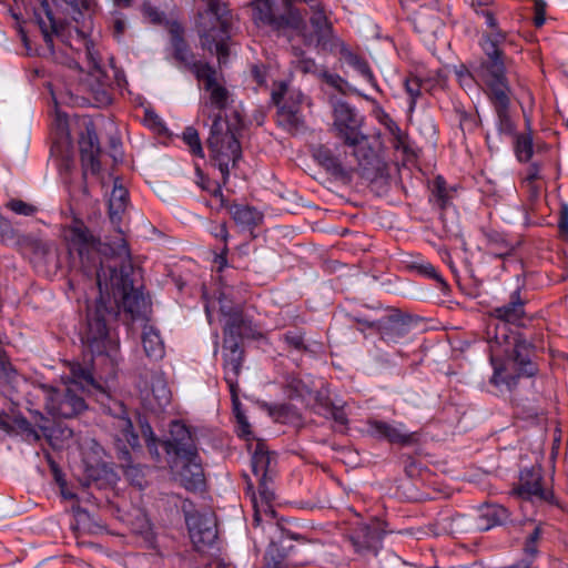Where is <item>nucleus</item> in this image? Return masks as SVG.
<instances>
[{"label": "nucleus", "instance_id": "obj_41", "mask_svg": "<svg viewBox=\"0 0 568 568\" xmlns=\"http://www.w3.org/2000/svg\"><path fill=\"white\" fill-rule=\"evenodd\" d=\"M450 199L452 192L447 189L445 180L442 176H437L434 181L432 201L439 209L444 210L449 205Z\"/></svg>", "mask_w": 568, "mask_h": 568}, {"label": "nucleus", "instance_id": "obj_46", "mask_svg": "<svg viewBox=\"0 0 568 568\" xmlns=\"http://www.w3.org/2000/svg\"><path fill=\"white\" fill-rule=\"evenodd\" d=\"M283 341L288 348L303 353L308 351L304 333L300 331H287L283 334Z\"/></svg>", "mask_w": 568, "mask_h": 568}, {"label": "nucleus", "instance_id": "obj_53", "mask_svg": "<svg viewBox=\"0 0 568 568\" xmlns=\"http://www.w3.org/2000/svg\"><path fill=\"white\" fill-rule=\"evenodd\" d=\"M143 14L154 24H161L164 21V12L153 7L151 3L145 2L142 7Z\"/></svg>", "mask_w": 568, "mask_h": 568}, {"label": "nucleus", "instance_id": "obj_1", "mask_svg": "<svg viewBox=\"0 0 568 568\" xmlns=\"http://www.w3.org/2000/svg\"><path fill=\"white\" fill-rule=\"evenodd\" d=\"M114 254L119 263L108 264V288H99L100 296L88 306L87 323L81 333L83 345L93 355H105L116 348L111 324L119 316V302L132 316L140 315L145 307L143 293L134 287L131 252L125 240H121Z\"/></svg>", "mask_w": 568, "mask_h": 568}, {"label": "nucleus", "instance_id": "obj_4", "mask_svg": "<svg viewBox=\"0 0 568 568\" xmlns=\"http://www.w3.org/2000/svg\"><path fill=\"white\" fill-rule=\"evenodd\" d=\"M170 439L163 443L174 476L187 490L201 489L205 478L194 438L185 425L173 422Z\"/></svg>", "mask_w": 568, "mask_h": 568}, {"label": "nucleus", "instance_id": "obj_29", "mask_svg": "<svg viewBox=\"0 0 568 568\" xmlns=\"http://www.w3.org/2000/svg\"><path fill=\"white\" fill-rule=\"evenodd\" d=\"M490 314L505 323L519 324L525 316V301L521 297L520 290L517 288L510 295V301L507 304L495 307Z\"/></svg>", "mask_w": 568, "mask_h": 568}, {"label": "nucleus", "instance_id": "obj_7", "mask_svg": "<svg viewBox=\"0 0 568 568\" xmlns=\"http://www.w3.org/2000/svg\"><path fill=\"white\" fill-rule=\"evenodd\" d=\"M313 158L328 173L342 180H349L352 172H357L365 180H374L381 171V161L373 150L365 151L355 158L357 165H345L338 155L327 145H317L313 149Z\"/></svg>", "mask_w": 568, "mask_h": 568}, {"label": "nucleus", "instance_id": "obj_62", "mask_svg": "<svg viewBox=\"0 0 568 568\" xmlns=\"http://www.w3.org/2000/svg\"><path fill=\"white\" fill-rule=\"evenodd\" d=\"M540 179V168L537 163H531L527 169V175L524 182H537Z\"/></svg>", "mask_w": 568, "mask_h": 568}, {"label": "nucleus", "instance_id": "obj_31", "mask_svg": "<svg viewBox=\"0 0 568 568\" xmlns=\"http://www.w3.org/2000/svg\"><path fill=\"white\" fill-rule=\"evenodd\" d=\"M141 342L143 351L151 361H160L165 355V345L160 332L152 325H144Z\"/></svg>", "mask_w": 568, "mask_h": 568}, {"label": "nucleus", "instance_id": "obj_59", "mask_svg": "<svg viewBox=\"0 0 568 568\" xmlns=\"http://www.w3.org/2000/svg\"><path fill=\"white\" fill-rule=\"evenodd\" d=\"M287 91V83L286 82H280L276 88L272 91V94H271V98H272V102L277 105L278 108L281 106L280 103L282 102L285 93Z\"/></svg>", "mask_w": 568, "mask_h": 568}, {"label": "nucleus", "instance_id": "obj_49", "mask_svg": "<svg viewBox=\"0 0 568 568\" xmlns=\"http://www.w3.org/2000/svg\"><path fill=\"white\" fill-rule=\"evenodd\" d=\"M230 389V393H231V399H232V405H233V410L235 413V417L239 422V424L242 426V429L244 433H247V428H248V423L246 420V417L245 415L243 414V412L241 410V402H240V398H239V386L234 387V388H229Z\"/></svg>", "mask_w": 568, "mask_h": 568}, {"label": "nucleus", "instance_id": "obj_9", "mask_svg": "<svg viewBox=\"0 0 568 568\" xmlns=\"http://www.w3.org/2000/svg\"><path fill=\"white\" fill-rule=\"evenodd\" d=\"M202 1L205 3V8L197 12L195 28L202 47L212 52L216 34H229L234 17L223 0Z\"/></svg>", "mask_w": 568, "mask_h": 568}, {"label": "nucleus", "instance_id": "obj_39", "mask_svg": "<svg viewBox=\"0 0 568 568\" xmlns=\"http://www.w3.org/2000/svg\"><path fill=\"white\" fill-rule=\"evenodd\" d=\"M17 244L23 253L32 254L37 258H43L49 253V246L45 243L31 236L21 235Z\"/></svg>", "mask_w": 568, "mask_h": 568}, {"label": "nucleus", "instance_id": "obj_5", "mask_svg": "<svg viewBox=\"0 0 568 568\" xmlns=\"http://www.w3.org/2000/svg\"><path fill=\"white\" fill-rule=\"evenodd\" d=\"M503 36L497 33L494 42H488L485 48L486 62L481 64L480 72L484 82L488 87V97L497 114V130L499 134L514 135L516 125L509 115L510 89L506 80V68L499 59L497 42Z\"/></svg>", "mask_w": 568, "mask_h": 568}, {"label": "nucleus", "instance_id": "obj_48", "mask_svg": "<svg viewBox=\"0 0 568 568\" xmlns=\"http://www.w3.org/2000/svg\"><path fill=\"white\" fill-rule=\"evenodd\" d=\"M21 235L14 230L11 222L0 214V239L3 243L18 242Z\"/></svg>", "mask_w": 568, "mask_h": 568}, {"label": "nucleus", "instance_id": "obj_27", "mask_svg": "<svg viewBox=\"0 0 568 568\" xmlns=\"http://www.w3.org/2000/svg\"><path fill=\"white\" fill-rule=\"evenodd\" d=\"M67 385L74 389L79 387L83 392L104 393L102 385L94 378L91 367L80 363L70 364V377Z\"/></svg>", "mask_w": 568, "mask_h": 568}, {"label": "nucleus", "instance_id": "obj_60", "mask_svg": "<svg viewBox=\"0 0 568 568\" xmlns=\"http://www.w3.org/2000/svg\"><path fill=\"white\" fill-rule=\"evenodd\" d=\"M47 458L50 464V468L52 470L55 481L59 484L60 488H63L67 485V483L63 479V474H62L61 469L59 468L57 463L51 459L50 454L47 455Z\"/></svg>", "mask_w": 568, "mask_h": 568}, {"label": "nucleus", "instance_id": "obj_23", "mask_svg": "<svg viewBox=\"0 0 568 568\" xmlns=\"http://www.w3.org/2000/svg\"><path fill=\"white\" fill-rule=\"evenodd\" d=\"M224 347V379L229 386V388H234L239 386V376L242 371L243 361H244V351L241 348L240 344H236L233 339H227L226 344H223Z\"/></svg>", "mask_w": 568, "mask_h": 568}, {"label": "nucleus", "instance_id": "obj_57", "mask_svg": "<svg viewBox=\"0 0 568 568\" xmlns=\"http://www.w3.org/2000/svg\"><path fill=\"white\" fill-rule=\"evenodd\" d=\"M513 251V247L506 242L501 241L500 243H491L490 252L493 255L497 257L508 256Z\"/></svg>", "mask_w": 568, "mask_h": 568}, {"label": "nucleus", "instance_id": "obj_26", "mask_svg": "<svg viewBox=\"0 0 568 568\" xmlns=\"http://www.w3.org/2000/svg\"><path fill=\"white\" fill-rule=\"evenodd\" d=\"M254 327L252 321L243 315L241 311H235L229 314L226 325L224 327V343L227 339H233L236 344H240L243 337H253Z\"/></svg>", "mask_w": 568, "mask_h": 568}, {"label": "nucleus", "instance_id": "obj_25", "mask_svg": "<svg viewBox=\"0 0 568 568\" xmlns=\"http://www.w3.org/2000/svg\"><path fill=\"white\" fill-rule=\"evenodd\" d=\"M41 3V11L34 12V18L43 40L51 54L54 53L53 36L60 37L62 26L54 19L50 9L48 0H39Z\"/></svg>", "mask_w": 568, "mask_h": 568}, {"label": "nucleus", "instance_id": "obj_3", "mask_svg": "<svg viewBox=\"0 0 568 568\" xmlns=\"http://www.w3.org/2000/svg\"><path fill=\"white\" fill-rule=\"evenodd\" d=\"M286 13L275 16L273 13L272 0H254L253 18L257 24H265L276 31L278 34H287L288 31H297L306 45H326L331 34L332 26L322 9L315 10L310 19L312 31L304 24V20L300 12L292 7L291 0H284Z\"/></svg>", "mask_w": 568, "mask_h": 568}, {"label": "nucleus", "instance_id": "obj_17", "mask_svg": "<svg viewBox=\"0 0 568 568\" xmlns=\"http://www.w3.org/2000/svg\"><path fill=\"white\" fill-rule=\"evenodd\" d=\"M79 144L83 179H85L88 172H91L92 174H98L101 170V148L95 131V126L92 121H90L85 125V133L81 136Z\"/></svg>", "mask_w": 568, "mask_h": 568}, {"label": "nucleus", "instance_id": "obj_16", "mask_svg": "<svg viewBox=\"0 0 568 568\" xmlns=\"http://www.w3.org/2000/svg\"><path fill=\"white\" fill-rule=\"evenodd\" d=\"M301 548L292 544L290 539L280 538L272 540L264 554V564L267 568H286L302 565Z\"/></svg>", "mask_w": 568, "mask_h": 568}, {"label": "nucleus", "instance_id": "obj_51", "mask_svg": "<svg viewBox=\"0 0 568 568\" xmlns=\"http://www.w3.org/2000/svg\"><path fill=\"white\" fill-rule=\"evenodd\" d=\"M229 38V34H216L215 43L213 44V48L215 49V52L217 54L219 63H225L227 61L230 51L229 47L225 43V39Z\"/></svg>", "mask_w": 568, "mask_h": 568}, {"label": "nucleus", "instance_id": "obj_10", "mask_svg": "<svg viewBox=\"0 0 568 568\" xmlns=\"http://www.w3.org/2000/svg\"><path fill=\"white\" fill-rule=\"evenodd\" d=\"M114 427L116 429L114 449L116 458L124 469V476L132 485L143 488L145 484L143 468L139 464H133L131 453L125 445L126 442L134 452H140L139 435L134 432L133 424L126 416H119L115 419Z\"/></svg>", "mask_w": 568, "mask_h": 568}, {"label": "nucleus", "instance_id": "obj_35", "mask_svg": "<svg viewBox=\"0 0 568 568\" xmlns=\"http://www.w3.org/2000/svg\"><path fill=\"white\" fill-rule=\"evenodd\" d=\"M339 53L342 59L352 68H354L356 71L359 72V74L367 80L368 83H371L374 88H377V81L376 78L369 68L368 62L353 52L347 45L342 44L339 49Z\"/></svg>", "mask_w": 568, "mask_h": 568}, {"label": "nucleus", "instance_id": "obj_34", "mask_svg": "<svg viewBox=\"0 0 568 568\" xmlns=\"http://www.w3.org/2000/svg\"><path fill=\"white\" fill-rule=\"evenodd\" d=\"M229 212L236 225L243 230H252L263 221V214L248 205L233 204L229 207Z\"/></svg>", "mask_w": 568, "mask_h": 568}, {"label": "nucleus", "instance_id": "obj_54", "mask_svg": "<svg viewBox=\"0 0 568 568\" xmlns=\"http://www.w3.org/2000/svg\"><path fill=\"white\" fill-rule=\"evenodd\" d=\"M326 414H329L334 422L339 426V430L344 432L348 425V418L343 407L332 406Z\"/></svg>", "mask_w": 568, "mask_h": 568}, {"label": "nucleus", "instance_id": "obj_33", "mask_svg": "<svg viewBox=\"0 0 568 568\" xmlns=\"http://www.w3.org/2000/svg\"><path fill=\"white\" fill-rule=\"evenodd\" d=\"M119 181H114V186L110 195L109 200V217L111 223L115 226V229L120 230L121 216L125 212L128 206V196L129 193L126 189H124Z\"/></svg>", "mask_w": 568, "mask_h": 568}, {"label": "nucleus", "instance_id": "obj_38", "mask_svg": "<svg viewBox=\"0 0 568 568\" xmlns=\"http://www.w3.org/2000/svg\"><path fill=\"white\" fill-rule=\"evenodd\" d=\"M277 122L288 131L297 130L303 125V119L297 109L281 105L277 110Z\"/></svg>", "mask_w": 568, "mask_h": 568}, {"label": "nucleus", "instance_id": "obj_37", "mask_svg": "<svg viewBox=\"0 0 568 568\" xmlns=\"http://www.w3.org/2000/svg\"><path fill=\"white\" fill-rule=\"evenodd\" d=\"M18 378V372L12 366L9 357L4 351H0V386L8 389H13L16 388Z\"/></svg>", "mask_w": 568, "mask_h": 568}, {"label": "nucleus", "instance_id": "obj_2", "mask_svg": "<svg viewBox=\"0 0 568 568\" xmlns=\"http://www.w3.org/2000/svg\"><path fill=\"white\" fill-rule=\"evenodd\" d=\"M65 240L72 257V267L87 278L94 281L101 291L108 288V264L119 263L115 256V246L101 242V236L91 231L79 217H73L70 225L65 227Z\"/></svg>", "mask_w": 568, "mask_h": 568}, {"label": "nucleus", "instance_id": "obj_30", "mask_svg": "<svg viewBox=\"0 0 568 568\" xmlns=\"http://www.w3.org/2000/svg\"><path fill=\"white\" fill-rule=\"evenodd\" d=\"M171 390L162 375H154L151 381V390L145 396L148 407L153 412L163 410L171 403Z\"/></svg>", "mask_w": 568, "mask_h": 568}, {"label": "nucleus", "instance_id": "obj_13", "mask_svg": "<svg viewBox=\"0 0 568 568\" xmlns=\"http://www.w3.org/2000/svg\"><path fill=\"white\" fill-rule=\"evenodd\" d=\"M45 409L53 417L72 418L87 409L85 400L71 386L60 392L52 387H42Z\"/></svg>", "mask_w": 568, "mask_h": 568}, {"label": "nucleus", "instance_id": "obj_24", "mask_svg": "<svg viewBox=\"0 0 568 568\" xmlns=\"http://www.w3.org/2000/svg\"><path fill=\"white\" fill-rule=\"evenodd\" d=\"M172 55L180 68L191 71L196 79L212 68L207 62L196 60L185 39H176L174 45H172Z\"/></svg>", "mask_w": 568, "mask_h": 568}, {"label": "nucleus", "instance_id": "obj_6", "mask_svg": "<svg viewBox=\"0 0 568 568\" xmlns=\"http://www.w3.org/2000/svg\"><path fill=\"white\" fill-rule=\"evenodd\" d=\"M243 129V121L237 111L223 118L221 113L213 115L210 136L206 140L210 156L222 174L223 184H226L230 171L242 156L239 141Z\"/></svg>", "mask_w": 568, "mask_h": 568}, {"label": "nucleus", "instance_id": "obj_28", "mask_svg": "<svg viewBox=\"0 0 568 568\" xmlns=\"http://www.w3.org/2000/svg\"><path fill=\"white\" fill-rule=\"evenodd\" d=\"M349 540L357 552L371 551L381 542L382 534L376 525L359 524L349 536Z\"/></svg>", "mask_w": 568, "mask_h": 568}, {"label": "nucleus", "instance_id": "obj_20", "mask_svg": "<svg viewBox=\"0 0 568 568\" xmlns=\"http://www.w3.org/2000/svg\"><path fill=\"white\" fill-rule=\"evenodd\" d=\"M409 320V315L402 313L399 310L392 308L387 315L369 323V327L376 329L383 339L394 342L405 334Z\"/></svg>", "mask_w": 568, "mask_h": 568}, {"label": "nucleus", "instance_id": "obj_40", "mask_svg": "<svg viewBox=\"0 0 568 568\" xmlns=\"http://www.w3.org/2000/svg\"><path fill=\"white\" fill-rule=\"evenodd\" d=\"M307 404L311 405L316 413L324 415H326V412L333 406L329 392L324 385H322L320 389L313 390V395L307 399Z\"/></svg>", "mask_w": 568, "mask_h": 568}, {"label": "nucleus", "instance_id": "obj_14", "mask_svg": "<svg viewBox=\"0 0 568 568\" xmlns=\"http://www.w3.org/2000/svg\"><path fill=\"white\" fill-rule=\"evenodd\" d=\"M258 494H253L252 503L254 508L253 521L256 526L265 523L268 532L274 537L281 530V524L276 519V513L273 508V500L275 498L272 486H258Z\"/></svg>", "mask_w": 568, "mask_h": 568}, {"label": "nucleus", "instance_id": "obj_36", "mask_svg": "<svg viewBox=\"0 0 568 568\" xmlns=\"http://www.w3.org/2000/svg\"><path fill=\"white\" fill-rule=\"evenodd\" d=\"M442 532L448 535H457L470 530V520H467L463 515L443 516L437 521Z\"/></svg>", "mask_w": 568, "mask_h": 568}, {"label": "nucleus", "instance_id": "obj_45", "mask_svg": "<svg viewBox=\"0 0 568 568\" xmlns=\"http://www.w3.org/2000/svg\"><path fill=\"white\" fill-rule=\"evenodd\" d=\"M182 138L194 155L204 158V151L196 129L193 126L185 128Z\"/></svg>", "mask_w": 568, "mask_h": 568}, {"label": "nucleus", "instance_id": "obj_8", "mask_svg": "<svg viewBox=\"0 0 568 568\" xmlns=\"http://www.w3.org/2000/svg\"><path fill=\"white\" fill-rule=\"evenodd\" d=\"M333 123L332 130L335 136L345 145L353 148L352 155L358 158L365 151L371 150L362 145L367 142L368 136L363 132L364 118L356 109L344 100H336L332 103Z\"/></svg>", "mask_w": 568, "mask_h": 568}, {"label": "nucleus", "instance_id": "obj_32", "mask_svg": "<svg viewBox=\"0 0 568 568\" xmlns=\"http://www.w3.org/2000/svg\"><path fill=\"white\" fill-rule=\"evenodd\" d=\"M487 4H488L487 2H481V1H473L471 2V7L474 8L475 12L478 16L484 17L487 27H489L493 30V32H490L484 37L483 49L485 50L487 43L494 42L495 36L497 33H500L503 36V40H499L496 44H497V50L499 51V59L504 61V51L501 49V44H504L506 41V33L498 29V23L495 18V13L491 10L484 8Z\"/></svg>", "mask_w": 568, "mask_h": 568}, {"label": "nucleus", "instance_id": "obj_11", "mask_svg": "<svg viewBox=\"0 0 568 568\" xmlns=\"http://www.w3.org/2000/svg\"><path fill=\"white\" fill-rule=\"evenodd\" d=\"M185 524L189 535L197 551H205L211 548L217 539V526L212 513H199L194 509L192 501L185 499L182 503Z\"/></svg>", "mask_w": 568, "mask_h": 568}, {"label": "nucleus", "instance_id": "obj_44", "mask_svg": "<svg viewBox=\"0 0 568 568\" xmlns=\"http://www.w3.org/2000/svg\"><path fill=\"white\" fill-rule=\"evenodd\" d=\"M11 425L13 428H18L19 432L27 437V439H32L36 443L41 439V435L37 428L23 415L14 416Z\"/></svg>", "mask_w": 568, "mask_h": 568}, {"label": "nucleus", "instance_id": "obj_12", "mask_svg": "<svg viewBox=\"0 0 568 568\" xmlns=\"http://www.w3.org/2000/svg\"><path fill=\"white\" fill-rule=\"evenodd\" d=\"M534 345L525 339L521 335L515 338L511 362L514 363L518 374L503 377L504 367L496 366L490 383L495 386L506 385L511 389L517 385L519 376L531 377L537 373V366L531 361Z\"/></svg>", "mask_w": 568, "mask_h": 568}, {"label": "nucleus", "instance_id": "obj_21", "mask_svg": "<svg viewBox=\"0 0 568 568\" xmlns=\"http://www.w3.org/2000/svg\"><path fill=\"white\" fill-rule=\"evenodd\" d=\"M509 518L508 510L495 504H485L478 508L477 514L470 519V530L486 531L493 527L505 524Z\"/></svg>", "mask_w": 568, "mask_h": 568}, {"label": "nucleus", "instance_id": "obj_18", "mask_svg": "<svg viewBox=\"0 0 568 568\" xmlns=\"http://www.w3.org/2000/svg\"><path fill=\"white\" fill-rule=\"evenodd\" d=\"M252 470L258 486H272L276 475V454L270 452L264 443L257 442L252 454Z\"/></svg>", "mask_w": 568, "mask_h": 568}, {"label": "nucleus", "instance_id": "obj_52", "mask_svg": "<svg viewBox=\"0 0 568 568\" xmlns=\"http://www.w3.org/2000/svg\"><path fill=\"white\" fill-rule=\"evenodd\" d=\"M294 54L298 57L296 68L303 73H312L316 70V64L313 59L305 58L303 52L296 48L293 49Z\"/></svg>", "mask_w": 568, "mask_h": 568}, {"label": "nucleus", "instance_id": "obj_63", "mask_svg": "<svg viewBox=\"0 0 568 568\" xmlns=\"http://www.w3.org/2000/svg\"><path fill=\"white\" fill-rule=\"evenodd\" d=\"M145 445L148 447V450H149L151 457L155 462H160L161 460V454H160L159 448H158V439H156V437H154L152 439H148V442H145Z\"/></svg>", "mask_w": 568, "mask_h": 568}, {"label": "nucleus", "instance_id": "obj_61", "mask_svg": "<svg viewBox=\"0 0 568 568\" xmlns=\"http://www.w3.org/2000/svg\"><path fill=\"white\" fill-rule=\"evenodd\" d=\"M558 227L561 233H568V204H561Z\"/></svg>", "mask_w": 568, "mask_h": 568}, {"label": "nucleus", "instance_id": "obj_50", "mask_svg": "<svg viewBox=\"0 0 568 568\" xmlns=\"http://www.w3.org/2000/svg\"><path fill=\"white\" fill-rule=\"evenodd\" d=\"M422 88H423V82L419 78L410 77V78L406 79L405 89H406V92L410 97V109L414 108L417 99L419 98Z\"/></svg>", "mask_w": 568, "mask_h": 568}, {"label": "nucleus", "instance_id": "obj_58", "mask_svg": "<svg viewBox=\"0 0 568 568\" xmlns=\"http://www.w3.org/2000/svg\"><path fill=\"white\" fill-rule=\"evenodd\" d=\"M30 413L33 418L34 427L45 434L49 430L47 417L39 410H30Z\"/></svg>", "mask_w": 568, "mask_h": 568}, {"label": "nucleus", "instance_id": "obj_42", "mask_svg": "<svg viewBox=\"0 0 568 568\" xmlns=\"http://www.w3.org/2000/svg\"><path fill=\"white\" fill-rule=\"evenodd\" d=\"M286 386L291 392V396L301 397L306 400L313 395V389L308 382L300 378V377H288Z\"/></svg>", "mask_w": 568, "mask_h": 568}, {"label": "nucleus", "instance_id": "obj_19", "mask_svg": "<svg viewBox=\"0 0 568 568\" xmlns=\"http://www.w3.org/2000/svg\"><path fill=\"white\" fill-rule=\"evenodd\" d=\"M368 425L372 435L390 444L409 446L418 440V434L408 432L403 424L395 425L382 420H372Z\"/></svg>", "mask_w": 568, "mask_h": 568}, {"label": "nucleus", "instance_id": "obj_56", "mask_svg": "<svg viewBox=\"0 0 568 568\" xmlns=\"http://www.w3.org/2000/svg\"><path fill=\"white\" fill-rule=\"evenodd\" d=\"M63 1L78 12L91 11L97 6L94 0H63Z\"/></svg>", "mask_w": 568, "mask_h": 568}, {"label": "nucleus", "instance_id": "obj_55", "mask_svg": "<svg viewBox=\"0 0 568 568\" xmlns=\"http://www.w3.org/2000/svg\"><path fill=\"white\" fill-rule=\"evenodd\" d=\"M417 270L420 274H424L428 277L436 280L442 285H446V282L443 280L442 275L436 271V268L430 263H424L417 266Z\"/></svg>", "mask_w": 568, "mask_h": 568}, {"label": "nucleus", "instance_id": "obj_22", "mask_svg": "<svg viewBox=\"0 0 568 568\" xmlns=\"http://www.w3.org/2000/svg\"><path fill=\"white\" fill-rule=\"evenodd\" d=\"M197 80L204 81V89L209 92L204 109L210 111L217 110L220 112L225 110L230 102L231 94L225 87L216 81L215 69L212 67L210 71L202 74Z\"/></svg>", "mask_w": 568, "mask_h": 568}, {"label": "nucleus", "instance_id": "obj_43", "mask_svg": "<svg viewBox=\"0 0 568 568\" xmlns=\"http://www.w3.org/2000/svg\"><path fill=\"white\" fill-rule=\"evenodd\" d=\"M515 151L519 161L527 162L530 160L532 155V138L530 133L516 136Z\"/></svg>", "mask_w": 568, "mask_h": 568}, {"label": "nucleus", "instance_id": "obj_15", "mask_svg": "<svg viewBox=\"0 0 568 568\" xmlns=\"http://www.w3.org/2000/svg\"><path fill=\"white\" fill-rule=\"evenodd\" d=\"M516 493L525 499H536L548 504L554 503V493L542 487V471L539 465L525 468L519 475Z\"/></svg>", "mask_w": 568, "mask_h": 568}, {"label": "nucleus", "instance_id": "obj_64", "mask_svg": "<svg viewBox=\"0 0 568 568\" xmlns=\"http://www.w3.org/2000/svg\"><path fill=\"white\" fill-rule=\"evenodd\" d=\"M113 36L120 40L124 30H125V21L121 17H115L113 20Z\"/></svg>", "mask_w": 568, "mask_h": 568}, {"label": "nucleus", "instance_id": "obj_47", "mask_svg": "<svg viewBox=\"0 0 568 568\" xmlns=\"http://www.w3.org/2000/svg\"><path fill=\"white\" fill-rule=\"evenodd\" d=\"M6 207L13 213L22 216H33L39 212L38 206L24 202L20 199H11L6 203Z\"/></svg>", "mask_w": 568, "mask_h": 568}]
</instances>
